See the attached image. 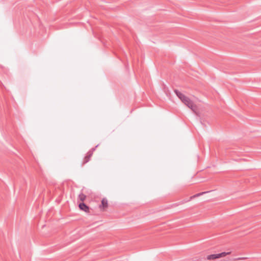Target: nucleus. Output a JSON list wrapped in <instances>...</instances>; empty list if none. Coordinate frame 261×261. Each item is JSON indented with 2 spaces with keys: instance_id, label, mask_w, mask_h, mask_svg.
<instances>
[{
  "instance_id": "obj_2",
  "label": "nucleus",
  "mask_w": 261,
  "mask_h": 261,
  "mask_svg": "<svg viewBox=\"0 0 261 261\" xmlns=\"http://www.w3.org/2000/svg\"><path fill=\"white\" fill-rule=\"evenodd\" d=\"M230 252H223L218 254H214L208 255L206 256V259L207 260H214L217 258L223 257L225 256L226 255L230 254Z\"/></svg>"
},
{
  "instance_id": "obj_7",
  "label": "nucleus",
  "mask_w": 261,
  "mask_h": 261,
  "mask_svg": "<svg viewBox=\"0 0 261 261\" xmlns=\"http://www.w3.org/2000/svg\"><path fill=\"white\" fill-rule=\"evenodd\" d=\"M86 196L83 194V193H81L78 196V199L80 200L81 201L83 202V201L86 199Z\"/></svg>"
},
{
  "instance_id": "obj_3",
  "label": "nucleus",
  "mask_w": 261,
  "mask_h": 261,
  "mask_svg": "<svg viewBox=\"0 0 261 261\" xmlns=\"http://www.w3.org/2000/svg\"><path fill=\"white\" fill-rule=\"evenodd\" d=\"M208 192H210V191L203 192H201V193L196 194L195 195H194L191 196L189 200H184V201H181V203L183 204V203H184L185 202H187L188 201H189L192 200L193 199H194V198H195L196 197H199L200 196L203 195V194H204L205 193H208Z\"/></svg>"
},
{
  "instance_id": "obj_5",
  "label": "nucleus",
  "mask_w": 261,
  "mask_h": 261,
  "mask_svg": "<svg viewBox=\"0 0 261 261\" xmlns=\"http://www.w3.org/2000/svg\"><path fill=\"white\" fill-rule=\"evenodd\" d=\"M92 155L93 154H91V152H88L86 155L85 156L82 165H84L86 163H88L90 160V158L92 156Z\"/></svg>"
},
{
  "instance_id": "obj_4",
  "label": "nucleus",
  "mask_w": 261,
  "mask_h": 261,
  "mask_svg": "<svg viewBox=\"0 0 261 261\" xmlns=\"http://www.w3.org/2000/svg\"><path fill=\"white\" fill-rule=\"evenodd\" d=\"M79 207L80 208V210H81L86 213H89L90 208L85 203L82 202V203H80L79 205Z\"/></svg>"
},
{
  "instance_id": "obj_6",
  "label": "nucleus",
  "mask_w": 261,
  "mask_h": 261,
  "mask_svg": "<svg viewBox=\"0 0 261 261\" xmlns=\"http://www.w3.org/2000/svg\"><path fill=\"white\" fill-rule=\"evenodd\" d=\"M108 206V200L106 198H103L101 200V203L99 205V207L100 208H102L105 209L107 208Z\"/></svg>"
},
{
  "instance_id": "obj_1",
  "label": "nucleus",
  "mask_w": 261,
  "mask_h": 261,
  "mask_svg": "<svg viewBox=\"0 0 261 261\" xmlns=\"http://www.w3.org/2000/svg\"><path fill=\"white\" fill-rule=\"evenodd\" d=\"M177 96L181 100V101L186 105L188 108L191 109L193 111L195 112L196 109V106L194 102L187 96L179 92L177 90H174Z\"/></svg>"
},
{
  "instance_id": "obj_8",
  "label": "nucleus",
  "mask_w": 261,
  "mask_h": 261,
  "mask_svg": "<svg viewBox=\"0 0 261 261\" xmlns=\"http://www.w3.org/2000/svg\"><path fill=\"white\" fill-rule=\"evenodd\" d=\"M99 144H97L95 147L91 148L88 152H91L93 154V152L95 150L96 148L98 146Z\"/></svg>"
}]
</instances>
